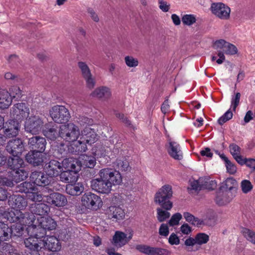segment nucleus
I'll return each instance as SVG.
<instances>
[{
    "label": "nucleus",
    "instance_id": "f257e3e1",
    "mask_svg": "<svg viewBox=\"0 0 255 255\" xmlns=\"http://www.w3.org/2000/svg\"><path fill=\"white\" fill-rule=\"evenodd\" d=\"M6 219L11 223H14L10 228L11 235L22 236L24 227H27L26 231L28 233V228L33 225L34 217L28 213H23L18 210L4 211L3 208L0 209V217Z\"/></svg>",
    "mask_w": 255,
    "mask_h": 255
},
{
    "label": "nucleus",
    "instance_id": "f03ea898",
    "mask_svg": "<svg viewBox=\"0 0 255 255\" xmlns=\"http://www.w3.org/2000/svg\"><path fill=\"white\" fill-rule=\"evenodd\" d=\"M56 226V221L50 217H37L36 221L33 222L32 226L29 228V232H32L36 236L43 237L45 235L46 230H55Z\"/></svg>",
    "mask_w": 255,
    "mask_h": 255
},
{
    "label": "nucleus",
    "instance_id": "7ed1b4c3",
    "mask_svg": "<svg viewBox=\"0 0 255 255\" xmlns=\"http://www.w3.org/2000/svg\"><path fill=\"white\" fill-rule=\"evenodd\" d=\"M81 122L90 126L93 123L91 119L87 117L81 118ZM98 139L97 134L95 130L89 126H86L82 131L81 134V151H85L87 149L86 143L91 144L95 142Z\"/></svg>",
    "mask_w": 255,
    "mask_h": 255
},
{
    "label": "nucleus",
    "instance_id": "20e7f679",
    "mask_svg": "<svg viewBox=\"0 0 255 255\" xmlns=\"http://www.w3.org/2000/svg\"><path fill=\"white\" fill-rule=\"evenodd\" d=\"M172 190L171 186L165 185L160 188L155 195L154 201L166 210H170L173 206L169 199L172 196Z\"/></svg>",
    "mask_w": 255,
    "mask_h": 255
},
{
    "label": "nucleus",
    "instance_id": "39448f33",
    "mask_svg": "<svg viewBox=\"0 0 255 255\" xmlns=\"http://www.w3.org/2000/svg\"><path fill=\"white\" fill-rule=\"evenodd\" d=\"M59 134L62 138L69 142L76 141L80 144V140L77 139L79 135V128L73 123H68L60 126Z\"/></svg>",
    "mask_w": 255,
    "mask_h": 255
},
{
    "label": "nucleus",
    "instance_id": "423d86ee",
    "mask_svg": "<svg viewBox=\"0 0 255 255\" xmlns=\"http://www.w3.org/2000/svg\"><path fill=\"white\" fill-rule=\"evenodd\" d=\"M43 119L39 116L33 115L26 119L24 129L26 132L32 134H39L44 126Z\"/></svg>",
    "mask_w": 255,
    "mask_h": 255
},
{
    "label": "nucleus",
    "instance_id": "0eeeda50",
    "mask_svg": "<svg viewBox=\"0 0 255 255\" xmlns=\"http://www.w3.org/2000/svg\"><path fill=\"white\" fill-rule=\"evenodd\" d=\"M28 234L29 237L25 239L24 241L25 247L29 249L31 253L35 254V255H40L39 252L44 248V244L42 241L43 237L36 236L32 233V232H29V229Z\"/></svg>",
    "mask_w": 255,
    "mask_h": 255
},
{
    "label": "nucleus",
    "instance_id": "6e6552de",
    "mask_svg": "<svg viewBox=\"0 0 255 255\" xmlns=\"http://www.w3.org/2000/svg\"><path fill=\"white\" fill-rule=\"evenodd\" d=\"M49 114L52 120L59 124L67 122L71 117L69 110L62 105L53 106L49 110Z\"/></svg>",
    "mask_w": 255,
    "mask_h": 255
},
{
    "label": "nucleus",
    "instance_id": "1a4fd4ad",
    "mask_svg": "<svg viewBox=\"0 0 255 255\" xmlns=\"http://www.w3.org/2000/svg\"><path fill=\"white\" fill-rule=\"evenodd\" d=\"M82 206L85 208L97 210L102 206L103 202L101 198L98 195L87 193L83 195L81 199Z\"/></svg>",
    "mask_w": 255,
    "mask_h": 255
},
{
    "label": "nucleus",
    "instance_id": "9d476101",
    "mask_svg": "<svg viewBox=\"0 0 255 255\" xmlns=\"http://www.w3.org/2000/svg\"><path fill=\"white\" fill-rule=\"evenodd\" d=\"M100 177L107 179L111 186L119 185L122 183V178L119 171L110 168H104L99 171Z\"/></svg>",
    "mask_w": 255,
    "mask_h": 255
},
{
    "label": "nucleus",
    "instance_id": "9b49d317",
    "mask_svg": "<svg viewBox=\"0 0 255 255\" xmlns=\"http://www.w3.org/2000/svg\"><path fill=\"white\" fill-rule=\"evenodd\" d=\"M210 9L213 14L221 19L227 20L230 18L231 9L222 2L212 3Z\"/></svg>",
    "mask_w": 255,
    "mask_h": 255
},
{
    "label": "nucleus",
    "instance_id": "f8f14e48",
    "mask_svg": "<svg viewBox=\"0 0 255 255\" xmlns=\"http://www.w3.org/2000/svg\"><path fill=\"white\" fill-rule=\"evenodd\" d=\"M10 116L16 120H21L29 114V109L25 103L14 104L10 109Z\"/></svg>",
    "mask_w": 255,
    "mask_h": 255
},
{
    "label": "nucleus",
    "instance_id": "ddd939ff",
    "mask_svg": "<svg viewBox=\"0 0 255 255\" xmlns=\"http://www.w3.org/2000/svg\"><path fill=\"white\" fill-rule=\"evenodd\" d=\"M5 149L12 156L21 155L24 150L23 141L19 138L10 140L7 142Z\"/></svg>",
    "mask_w": 255,
    "mask_h": 255
},
{
    "label": "nucleus",
    "instance_id": "4468645a",
    "mask_svg": "<svg viewBox=\"0 0 255 255\" xmlns=\"http://www.w3.org/2000/svg\"><path fill=\"white\" fill-rule=\"evenodd\" d=\"M30 212H25L28 213L30 216L32 215L34 217L33 223H35L36 220L35 219V215L37 217H44L47 215L50 211V207L44 203H33L29 206Z\"/></svg>",
    "mask_w": 255,
    "mask_h": 255
},
{
    "label": "nucleus",
    "instance_id": "2eb2a0df",
    "mask_svg": "<svg viewBox=\"0 0 255 255\" xmlns=\"http://www.w3.org/2000/svg\"><path fill=\"white\" fill-rule=\"evenodd\" d=\"M91 186L93 190L103 194L109 193L112 187L107 179L101 177L92 180Z\"/></svg>",
    "mask_w": 255,
    "mask_h": 255
},
{
    "label": "nucleus",
    "instance_id": "dca6fc26",
    "mask_svg": "<svg viewBox=\"0 0 255 255\" xmlns=\"http://www.w3.org/2000/svg\"><path fill=\"white\" fill-rule=\"evenodd\" d=\"M166 147L168 154L171 157L177 160H180L183 158V152L179 144L177 142L169 138L168 139Z\"/></svg>",
    "mask_w": 255,
    "mask_h": 255
},
{
    "label": "nucleus",
    "instance_id": "f3484780",
    "mask_svg": "<svg viewBox=\"0 0 255 255\" xmlns=\"http://www.w3.org/2000/svg\"><path fill=\"white\" fill-rule=\"evenodd\" d=\"M44 171L49 178L54 177L58 176L62 171L61 163L56 160H51L46 163L43 168Z\"/></svg>",
    "mask_w": 255,
    "mask_h": 255
},
{
    "label": "nucleus",
    "instance_id": "a211bd4d",
    "mask_svg": "<svg viewBox=\"0 0 255 255\" xmlns=\"http://www.w3.org/2000/svg\"><path fill=\"white\" fill-rule=\"evenodd\" d=\"M3 128L4 135L6 137L16 136L19 133L20 124L16 120H9L5 123Z\"/></svg>",
    "mask_w": 255,
    "mask_h": 255
},
{
    "label": "nucleus",
    "instance_id": "6ab92c4d",
    "mask_svg": "<svg viewBox=\"0 0 255 255\" xmlns=\"http://www.w3.org/2000/svg\"><path fill=\"white\" fill-rule=\"evenodd\" d=\"M81 74L86 82L87 88L91 90L96 85V80L92 75L88 66L84 62H81Z\"/></svg>",
    "mask_w": 255,
    "mask_h": 255
},
{
    "label": "nucleus",
    "instance_id": "aec40b11",
    "mask_svg": "<svg viewBox=\"0 0 255 255\" xmlns=\"http://www.w3.org/2000/svg\"><path fill=\"white\" fill-rule=\"evenodd\" d=\"M9 206L12 209L20 211L25 209L27 202L25 198L19 194L10 195L8 199Z\"/></svg>",
    "mask_w": 255,
    "mask_h": 255
},
{
    "label": "nucleus",
    "instance_id": "412c9836",
    "mask_svg": "<svg viewBox=\"0 0 255 255\" xmlns=\"http://www.w3.org/2000/svg\"><path fill=\"white\" fill-rule=\"evenodd\" d=\"M44 197L47 203L54 206H64L67 202L65 196L57 192L51 193L49 195L44 196Z\"/></svg>",
    "mask_w": 255,
    "mask_h": 255
},
{
    "label": "nucleus",
    "instance_id": "4be33fe9",
    "mask_svg": "<svg viewBox=\"0 0 255 255\" xmlns=\"http://www.w3.org/2000/svg\"><path fill=\"white\" fill-rule=\"evenodd\" d=\"M214 47L216 50L222 51L224 54L234 55L236 54L238 51L235 45L223 39L215 41L214 44Z\"/></svg>",
    "mask_w": 255,
    "mask_h": 255
},
{
    "label": "nucleus",
    "instance_id": "5701e85b",
    "mask_svg": "<svg viewBox=\"0 0 255 255\" xmlns=\"http://www.w3.org/2000/svg\"><path fill=\"white\" fill-rule=\"evenodd\" d=\"M132 232L126 233L121 231H116L113 238V244L117 247H121L127 244L132 238Z\"/></svg>",
    "mask_w": 255,
    "mask_h": 255
},
{
    "label": "nucleus",
    "instance_id": "b1692460",
    "mask_svg": "<svg viewBox=\"0 0 255 255\" xmlns=\"http://www.w3.org/2000/svg\"><path fill=\"white\" fill-rule=\"evenodd\" d=\"M44 244V248L52 252H57L60 250L61 245L57 238L54 236H44L42 239Z\"/></svg>",
    "mask_w": 255,
    "mask_h": 255
},
{
    "label": "nucleus",
    "instance_id": "393cba45",
    "mask_svg": "<svg viewBox=\"0 0 255 255\" xmlns=\"http://www.w3.org/2000/svg\"><path fill=\"white\" fill-rule=\"evenodd\" d=\"M30 180L32 184L39 186H45L50 182V179L41 171H35L30 176Z\"/></svg>",
    "mask_w": 255,
    "mask_h": 255
},
{
    "label": "nucleus",
    "instance_id": "a878e982",
    "mask_svg": "<svg viewBox=\"0 0 255 255\" xmlns=\"http://www.w3.org/2000/svg\"><path fill=\"white\" fill-rule=\"evenodd\" d=\"M43 152L33 150L29 151L25 155V160L34 166H38L42 164L45 158Z\"/></svg>",
    "mask_w": 255,
    "mask_h": 255
},
{
    "label": "nucleus",
    "instance_id": "bb28decb",
    "mask_svg": "<svg viewBox=\"0 0 255 255\" xmlns=\"http://www.w3.org/2000/svg\"><path fill=\"white\" fill-rule=\"evenodd\" d=\"M93 98L108 100L112 96V91L110 88L101 86L95 88L90 94Z\"/></svg>",
    "mask_w": 255,
    "mask_h": 255
},
{
    "label": "nucleus",
    "instance_id": "cd10ccee",
    "mask_svg": "<svg viewBox=\"0 0 255 255\" xmlns=\"http://www.w3.org/2000/svg\"><path fill=\"white\" fill-rule=\"evenodd\" d=\"M28 145L32 149L43 152L45 149L46 141L44 137L35 136L29 138Z\"/></svg>",
    "mask_w": 255,
    "mask_h": 255
},
{
    "label": "nucleus",
    "instance_id": "c85d7f7f",
    "mask_svg": "<svg viewBox=\"0 0 255 255\" xmlns=\"http://www.w3.org/2000/svg\"><path fill=\"white\" fill-rule=\"evenodd\" d=\"M137 249L139 252L147 255H166L167 250L159 248L151 247L146 245H140Z\"/></svg>",
    "mask_w": 255,
    "mask_h": 255
},
{
    "label": "nucleus",
    "instance_id": "c756f323",
    "mask_svg": "<svg viewBox=\"0 0 255 255\" xmlns=\"http://www.w3.org/2000/svg\"><path fill=\"white\" fill-rule=\"evenodd\" d=\"M233 198L232 192L220 189L217 194L215 201L219 206H224L231 202Z\"/></svg>",
    "mask_w": 255,
    "mask_h": 255
},
{
    "label": "nucleus",
    "instance_id": "7c9ffc66",
    "mask_svg": "<svg viewBox=\"0 0 255 255\" xmlns=\"http://www.w3.org/2000/svg\"><path fill=\"white\" fill-rule=\"evenodd\" d=\"M60 175V180L64 182H76L78 179V171H69L63 169Z\"/></svg>",
    "mask_w": 255,
    "mask_h": 255
},
{
    "label": "nucleus",
    "instance_id": "2f4dec72",
    "mask_svg": "<svg viewBox=\"0 0 255 255\" xmlns=\"http://www.w3.org/2000/svg\"><path fill=\"white\" fill-rule=\"evenodd\" d=\"M12 102V99L9 92L6 90H0V109H7Z\"/></svg>",
    "mask_w": 255,
    "mask_h": 255
},
{
    "label": "nucleus",
    "instance_id": "473e14b6",
    "mask_svg": "<svg viewBox=\"0 0 255 255\" xmlns=\"http://www.w3.org/2000/svg\"><path fill=\"white\" fill-rule=\"evenodd\" d=\"M13 156L9 157L7 161L8 166L11 169L15 171L24 167V161L20 157V155Z\"/></svg>",
    "mask_w": 255,
    "mask_h": 255
},
{
    "label": "nucleus",
    "instance_id": "72a5a7b5",
    "mask_svg": "<svg viewBox=\"0 0 255 255\" xmlns=\"http://www.w3.org/2000/svg\"><path fill=\"white\" fill-rule=\"evenodd\" d=\"M57 128H58L55 124L52 123L47 124L43 129V134L47 138L54 140L58 136Z\"/></svg>",
    "mask_w": 255,
    "mask_h": 255
},
{
    "label": "nucleus",
    "instance_id": "f704fd0d",
    "mask_svg": "<svg viewBox=\"0 0 255 255\" xmlns=\"http://www.w3.org/2000/svg\"><path fill=\"white\" fill-rule=\"evenodd\" d=\"M108 214L109 218L117 220L123 219L125 216L124 210L121 207L115 206H112L109 208Z\"/></svg>",
    "mask_w": 255,
    "mask_h": 255
},
{
    "label": "nucleus",
    "instance_id": "c9c22d12",
    "mask_svg": "<svg viewBox=\"0 0 255 255\" xmlns=\"http://www.w3.org/2000/svg\"><path fill=\"white\" fill-rule=\"evenodd\" d=\"M238 187L237 181L233 177L227 178L222 183L220 187V190L222 191H231L236 189Z\"/></svg>",
    "mask_w": 255,
    "mask_h": 255
},
{
    "label": "nucleus",
    "instance_id": "e433bc0d",
    "mask_svg": "<svg viewBox=\"0 0 255 255\" xmlns=\"http://www.w3.org/2000/svg\"><path fill=\"white\" fill-rule=\"evenodd\" d=\"M11 236V231L10 227L7 224L0 222V241H6Z\"/></svg>",
    "mask_w": 255,
    "mask_h": 255
},
{
    "label": "nucleus",
    "instance_id": "4c0bfd02",
    "mask_svg": "<svg viewBox=\"0 0 255 255\" xmlns=\"http://www.w3.org/2000/svg\"><path fill=\"white\" fill-rule=\"evenodd\" d=\"M13 179L10 180L12 181L13 183L14 182L18 183L22 180H25L28 176V173L23 169H20L15 171H13Z\"/></svg>",
    "mask_w": 255,
    "mask_h": 255
},
{
    "label": "nucleus",
    "instance_id": "58836bf2",
    "mask_svg": "<svg viewBox=\"0 0 255 255\" xmlns=\"http://www.w3.org/2000/svg\"><path fill=\"white\" fill-rule=\"evenodd\" d=\"M200 181L201 182L202 189L208 190H214L217 186V183L215 180H210L208 177L200 178Z\"/></svg>",
    "mask_w": 255,
    "mask_h": 255
},
{
    "label": "nucleus",
    "instance_id": "ea45409f",
    "mask_svg": "<svg viewBox=\"0 0 255 255\" xmlns=\"http://www.w3.org/2000/svg\"><path fill=\"white\" fill-rule=\"evenodd\" d=\"M34 190V185L32 182H23L16 186V191L19 192H24L25 193H30V191Z\"/></svg>",
    "mask_w": 255,
    "mask_h": 255
},
{
    "label": "nucleus",
    "instance_id": "a19ab883",
    "mask_svg": "<svg viewBox=\"0 0 255 255\" xmlns=\"http://www.w3.org/2000/svg\"><path fill=\"white\" fill-rule=\"evenodd\" d=\"M81 166L82 165L85 166L86 167L93 168L94 167L96 160L95 157L93 156H89L85 154H81Z\"/></svg>",
    "mask_w": 255,
    "mask_h": 255
},
{
    "label": "nucleus",
    "instance_id": "79ce46f5",
    "mask_svg": "<svg viewBox=\"0 0 255 255\" xmlns=\"http://www.w3.org/2000/svg\"><path fill=\"white\" fill-rule=\"evenodd\" d=\"M62 170H67L69 171H77L76 170V164L72 158H65L61 163Z\"/></svg>",
    "mask_w": 255,
    "mask_h": 255
},
{
    "label": "nucleus",
    "instance_id": "37998d69",
    "mask_svg": "<svg viewBox=\"0 0 255 255\" xmlns=\"http://www.w3.org/2000/svg\"><path fill=\"white\" fill-rule=\"evenodd\" d=\"M115 166L118 169L124 171H128L130 168L128 162L124 158L117 159Z\"/></svg>",
    "mask_w": 255,
    "mask_h": 255
},
{
    "label": "nucleus",
    "instance_id": "c03bdc74",
    "mask_svg": "<svg viewBox=\"0 0 255 255\" xmlns=\"http://www.w3.org/2000/svg\"><path fill=\"white\" fill-rule=\"evenodd\" d=\"M126 66L129 68H133L138 66L139 61L137 58L131 55H127L124 58Z\"/></svg>",
    "mask_w": 255,
    "mask_h": 255
},
{
    "label": "nucleus",
    "instance_id": "a18cd8bd",
    "mask_svg": "<svg viewBox=\"0 0 255 255\" xmlns=\"http://www.w3.org/2000/svg\"><path fill=\"white\" fill-rule=\"evenodd\" d=\"M183 216L186 221L188 222L191 223L194 226H199L203 224V222L202 220L195 217L188 212H185L183 214Z\"/></svg>",
    "mask_w": 255,
    "mask_h": 255
},
{
    "label": "nucleus",
    "instance_id": "49530a36",
    "mask_svg": "<svg viewBox=\"0 0 255 255\" xmlns=\"http://www.w3.org/2000/svg\"><path fill=\"white\" fill-rule=\"evenodd\" d=\"M242 233L248 241L255 245V232L249 229L243 228Z\"/></svg>",
    "mask_w": 255,
    "mask_h": 255
},
{
    "label": "nucleus",
    "instance_id": "de8ad7c7",
    "mask_svg": "<svg viewBox=\"0 0 255 255\" xmlns=\"http://www.w3.org/2000/svg\"><path fill=\"white\" fill-rule=\"evenodd\" d=\"M195 238L196 244L200 246L206 244L209 240V236L203 233L197 234Z\"/></svg>",
    "mask_w": 255,
    "mask_h": 255
},
{
    "label": "nucleus",
    "instance_id": "09e8293b",
    "mask_svg": "<svg viewBox=\"0 0 255 255\" xmlns=\"http://www.w3.org/2000/svg\"><path fill=\"white\" fill-rule=\"evenodd\" d=\"M9 93L10 94L12 99L14 98L19 99L23 95L22 91L20 88L17 86H11L9 88Z\"/></svg>",
    "mask_w": 255,
    "mask_h": 255
},
{
    "label": "nucleus",
    "instance_id": "8fccbe9b",
    "mask_svg": "<svg viewBox=\"0 0 255 255\" xmlns=\"http://www.w3.org/2000/svg\"><path fill=\"white\" fill-rule=\"evenodd\" d=\"M157 218L159 222H162L168 219L170 216V214L167 211L163 210L161 208L157 209Z\"/></svg>",
    "mask_w": 255,
    "mask_h": 255
},
{
    "label": "nucleus",
    "instance_id": "3c124183",
    "mask_svg": "<svg viewBox=\"0 0 255 255\" xmlns=\"http://www.w3.org/2000/svg\"><path fill=\"white\" fill-rule=\"evenodd\" d=\"M44 196L38 192H33V191H31L27 195V197L30 201L36 202L42 201L43 197H44Z\"/></svg>",
    "mask_w": 255,
    "mask_h": 255
},
{
    "label": "nucleus",
    "instance_id": "603ef678",
    "mask_svg": "<svg viewBox=\"0 0 255 255\" xmlns=\"http://www.w3.org/2000/svg\"><path fill=\"white\" fill-rule=\"evenodd\" d=\"M182 21L184 25L190 26L196 22V18L193 14H185L182 16Z\"/></svg>",
    "mask_w": 255,
    "mask_h": 255
},
{
    "label": "nucleus",
    "instance_id": "864d4df0",
    "mask_svg": "<svg viewBox=\"0 0 255 255\" xmlns=\"http://www.w3.org/2000/svg\"><path fill=\"white\" fill-rule=\"evenodd\" d=\"M241 187L243 192L246 194L252 190L253 186L249 180H243L241 183Z\"/></svg>",
    "mask_w": 255,
    "mask_h": 255
},
{
    "label": "nucleus",
    "instance_id": "5fc2aeb1",
    "mask_svg": "<svg viewBox=\"0 0 255 255\" xmlns=\"http://www.w3.org/2000/svg\"><path fill=\"white\" fill-rule=\"evenodd\" d=\"M182 216L179 213L173 214L168 222L170 226H174L179 224L180 220L182 219Z\"/></svg>",
    "mask_w": 255,
    "mask_h": 255
},
{
    "label": "nucleus",
    "instance_id": "6e6d98bb",
    "mask_svg": "<svg viewBox=\"0 0 255 255\" xmlns=\"http://www.w3.org/2000/svg\"><path fill=\"white\" fill-rule=\"evenodd\" d=\"M233 117V113L230 110H228L222 117L218 120V123L222 125L231 119Z\"/></svg>",
    "mask_w": 255,
    "mask_h": 255
},
{
    "label": "nucleus",
    "instance_id": "4d7b16f0",
    "mask_svg": "<svg viewBox=\"0 0 255 255\" xmlns=\"http://www.w3.org/2000/svg\"><path fill=\"white\" fill-rule=\"evenodd\" d=\"M80 187L78 186L70 185L66 188L67 193L72 196L78 195Z\"/></svg>",
    "mask_w": 255,
    "mask_h": 255
},
{
    "label": "nucleus",
    "instance_id": "13d9d810",
    "mask_svg": "<svg viewBox=\"0 0 255 255\" xmlns=\"http://www.w3.org/2000/svg\"><path fill=\"white\" fill-rule=\"evenodd\" d=\"M169 233V227L167 224L162 223L159 228V234L162 237H167Z\"/></svg>",
    "mask_w": 255,
    "mask_h": 255
},
{
    "label": "nucleus",
    "instance_id": "bf43d9fd",
    "mask_svg": "<svg viewBox=\"0 0 255 255\" xmlns=\"http://www.w3.org/2000/svg\"><path fill=\"white\" fill-rule=\"evenodd\" d=\"M116 116L117 118L122 120V121L123 123H124L127 126L133 128H134V127L132 125L128 119V118L126 117L125 116V115L123 114L117 113L116 114Z\"/></svg>",
    "mask_w": 255,
    "mask_h": 255
},
{
    "label": "nucleus",
    "instance_id": "052dcab7",
    "mask_svg": "<svg viewBox=\"0 0 255 255\" xmlns=\"http://www.w3.org/2000/svg\"><path fill=\"white\" fill-rule=\"evenodd\" d=\"M159 8L163 12H167L170 9V4L164 0H158Z\"/></svg>",
    "mask_w": 255,
    "mask_h": 255
},
{
    "label": "nucleus",
    "instance_id": "680f3d73",
    "mask_svg": "<svg viewBox=\"0 0 255 255\" xmlns=\"http://www.w3.org/2000/svg\"><path fill=\"white\" fill-rule=\"evenodd\" d=\"M168 242L171 245H178L180 239L176 234L172 233L168 238Z\"/></svg>",
    "mask_w": 255,
    "mask_h": 255
},
{
    "label": "nucleus",
    "instance_id": "e2e57ef3",
    "mask_svg": "<svg viewBox=\"0 0 255 255\" xmlns=\"http://www.w3.org/2000/svg\"><path fill=\"white\" fill-rule=\"evenodd\" d=\"M241 98V94L240 93H237L235 97L232 99L231 106L233 107V110L235 111L237 107L238 106Z\"/></svg>",
    "mask_w": 255,
    "mask_h": 255
},
{
    "label": "nucleus",
    "instance_id": "0e129e2a",
    "mask_svg": "<svg viewBox=\"0 0 255 255\" xmlns=\"http://www.w3.org/2000/svg\"><path fill=\"white\" fill-rule=\"evenodd\" d=\"M227 172L230 174H234L237 172V167L230 161L226 164Z\"/></svg>",
    "mask_w": 255,
    "mask_h": 255
},
{
    "label": "nucleus",
    "instance_id": "69168bd1",
    "mask_svg": "<svg viewBox=\"0 0 255 255\" xmlns=\"http://www.w3.org/2000/svg\"><path fill=\"white\" fill-rule=\"evenodd\" d=\"M230 150L233 157L240 154V148L235 144H232L230 145Z\"/></svg>",
    "mask_w": 255,
    "mask_h": 255
},
{
    "label": "nucleus",
    "instance_id": "338daca9",
    "mask_svg": "<svg viewBox=\"0 0 255 255\" xmlns=\"http://www.w3.org/2000/svg\"><path fill=\"white\" fill-rule=\"evenodd\" d=\"M3 186L0 185V201H1L5 200L8 196L7 191Z\"/></svg>",
    "mask_w": 255,
    "mask_h": 255
},
{
    "label": "nucleus",
    "instance_id": "774afa93",
    "mask_svg": "<svg viewBox=\"0 0 255 255\" xmlns=\"http://www.w3.org/2000/svg\"><path fill=\"white\" fill-rule=\"evenodd\" d=\"M180 231L185 235H188L192 231L191 227L187 224H183L180 227Z\"/></svg>",
    "mask_w": 255,
    "mask_h": 255
}]
</instances>
